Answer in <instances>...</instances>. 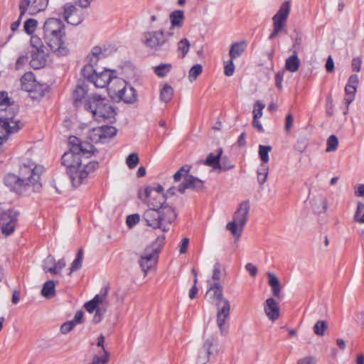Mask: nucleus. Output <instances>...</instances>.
<instances>
[{
    "mask_svg": "<svg viewBox=\"0 0 364 364\" xmlns=\"http://www.w3.org/2000/svg\"><path fill=\"white\" fill-rule=\"evenodd\" d=\"M164 188L161 185L156 187L146 186L144 188V198H139L149 207L143 214V220L146 224L154 229H161L167 232L171 224L176 218L175 210L166 203V196L163 193Z\"/></svg>",
    "mask_w": 364,
    "mask_h": 364,
    "instance_id": "obj_1",
    "label": "nucleus"
},
{
    "mask_svg": "<svg viewBox=\"0 0 364 364\" xmlns=\"http://www.w3.org/2000/svg\"><path fill=\"white\" fill-rule=\"evenodd\" d=\"M42 172L41 166H37L34 162L28 161L20 166L18 175L7 173L4 178V183L11 191L18 194L23 193L31 188L33 192H38L41 188Z\"/></svg>",
    "mask_w": 364,
    "mask_h": 364,
    "instance_id": "obj_2",
    "label": "nucleus"
},
{
    "mask_svg": "<svg viewBox=\"0 0 364 364\" xmlns=\"http://www.w3.org/2000/svg\"><path fill=\"white\" fill-rule=\"evenodd\" d=\"M208 289L205 294L208 301L216 307V323L221 335H226L228 329V320L230 314V303L223 296L220 282L208 281Z\"/></svg>",
    "mask_w": 364,
    "mask_h": 364,
    "instance_id": "obj_3",
    "label": "nucleus"
},
{
    "mask_svg": "<svg viewBox=\"0 0 364 364\" xmlns=\"http://www.w3.org/2000/svg\"><path fill=\"white\" fill-rule=\"evenodd\" d=\"M43 38L51 51L58 56L68 54L69 48L65 43L64 23L58 18H50L43 26Z\"/></svg>",
    "mask_w": 364,
    "mask_h": 364,
    "instance_id": "obj_4",
    "label": "nucleus"
},
{
    "mask_svg": "<svg viewBox=\"0 0 364 364\" xmlns=\"http://www.w3.org/2000/svg\"><path fill=\"white\" fill-rule=\"evenodd\" d=\"M84 107L92 114L97 121H107L112 123L115 120L116 112L109 102L100 95H92L85 100Z\"/></svg>",
    "mask_w": 364,
    "mask_h": 364,
    "instance_id": "obj_5",
    "label": "nucleus"
},
{
    "mask_svg": "<svg viewBox=\"0 0 364 364\" xmlns=\"http://www.w3.org/2000/svg\"><path fill=\"white\" fill-rule=\"evenodd\" d=\"M172 36L173 33L170 31L166 33L163 29L149 31L143 33L141 42L154 53H168L171 48L168 38Z\"/></svg>",
    "mask_w": 364,
    "mask_h": 364,
    "instance_id": "obj_6",
    "label": "nucleus"
},
{
    "mask_svg": "<svg viewBox=\"0 0 364 364\" xmlns=\"http://www.w3.org/2000/svg\"><path fill=\"white\" fill-rule=\"evenodd\" d=\"M23 127V122L16 117V109L0 113V145L7 141L9 135L18 132Z\"/></svg>",
    "mask_w": 364,
    "mask_h": 364,
    "instance_id": "obj_7",
    "label": "nucleus"
},
{
    "mask_svg": "<svg viewBox=\"0 0 364 364\" xmlns=\"http://www.w3.org/2000/svg\"><path fill=\"white\" fill-rule=\"evenodd\" d=\"M250 208L248 200L242 202L234 214L233 220L226 225L227 230L237 239L241 236L243 228L247 222Z\"/></svg>",
    "mask_w": 364,
    "mask_h": 364,
    "instance_id": "obj_8",
    "label": "nucleus"
},
{
    "mask_svg": "<svg viewBox=\"0 0 364 364\" xmlns=\"http://www.w3.org/2000/svg\"><path fill=\"white\" fill-rule=\"evenodd\" d=\"M99 163L97 161H91L87 164H81L73 169H68L67 172L69 175L72 184L75 187H78L85 182L90 174L97 169Z\"/></svg>",
    "mask_w": 364,
    "mask_h": 364,
    "instance_id": "obj_9",
    "label": "nucleus"
},
{
    "mask_svg": "<svg viewBox=\"0 0 364 364\" xmlns=\"http://www.w3.org/2000/svg\"><path fill=\"white\" fill-rule=\"evenodd\" d=\"M291 11V1H284L279 10L272 17L273 31L269 36V39L277 37L284 29Z\"/></svg>",
    "mask_w": 364,
    "mask_h": 364,
    "instance_id": "obj_10",
    "label": "nucleus"
},
{
    "mask_svg": "<svg viewBox=\"0 0 364 364\" xmlns=\"http://www.w3.org/2000/svg\"><path fill=\"white\" fill-rule=\"evenodd\" d=\"M116 83L119 85V89L114 90V92L120 100L130 105L137 101L136 91L130 84L120 78L116 79Z\"/></svg>",
    "mask_w": 364,
    "mask_h": 364,
    "instance_id": "obj_11",
    "label": "nucleus"
},
{
    "mask_svg": "<svg viewBox=\"0 0 364 364\" xmlns=\"http://www.w3.org/2000/svg\"><path fill=\"white\" fill-rule=\"evenodd\" d=\"M21 89L29 92L32 98H38L43 95V85L38 83L32 72L26 73L21 78Z\"/></svg>",
    "mask_w": 364,
    "mask_h": 364,
    "instance_id": "obj_12",
    "label": "nucleus"
},
{
    "mask_svg": "<svg viewBox=\"0 0 364 364\" xmlns=\"http://www.w3.org/2000/svg\"><path fill=\"white\" fill-rule=\"evenodd\" d=\"M18 213L14 210H8L0 215V225L1 232L8 236L12 234L15 230Z\"/></svg>",
    "mask_w": 364,
    "mask_h": 364,
    "instance_id": "obj_13",
    "label": "nucleus"
},
{
    "mask_svg": "<svg viewBox=\"0 0 364 364\" xmlns=\"http://www.w3.org/2000/svg\"><path fill=\"white\" fill-rule=\"evenodd\" d=\"M59 16L70 24L78 25L82 21L83 17L81 12L72 4H65L59 12Z\"/></svg>",
    "mask_w": 364,
    "mask_h": 364,
    "instance_id": "obj_14",
    "label": "nucleus"
},
{
    "mask_svg": "<svg viewBox=\"0 0 364 364\" xmlns=\"http://www.w3.org/2000/svg\"><path fill=\"white\" fill-rule=\"evenodd\" d=\"M79 150L77 147L70 148V151L63 155L62 164L66 167L67 172L68 169H73L82 164V158L87 159L82 153H79Z\"/></svg>",
    "mask_w": 364,
    "mask_h": 364,
    "instance_id": "obj_15",
    "label": "nucleus"
},
{
    "mask_svg": "<svg viewBox=\"0 0 364 364\" xmlns=\"http://www.w3.org/2000/svg\"><path fill=\"white\" fill-rule=\"evenodd\" d=\"M158 258V252L152 247H147L140 256L139 264L144 273L147 274L148 271L156 264Z\"/></svg>",
    "mask_w": 364,
    "mask_h": 364,
    "instance_id": "obj_16",
    "label": "nucleus"
},
{
    "mask_svg": "<svg viewBox=\"0 0 364 364\" xmlns=\"http://www.w3.org/2000/svg\"><path fill=\"white\" fill-rule=\"evenodd\" d=\"M359 82L358 76L355 74L351 75L348 80V83L345 87V98L344 102L346 104V111L344 112L346 114L348 111L350 104L354 100L355 95L357 90L358 85Z\"/></svg>",
    "mask_w": 364,
    "mask_h": 364,
    "instance_id": "obj_17",
    "label": "nucleus"
},
{
    "mask_svg": "<svg viewBox=\"0 0 364 364\" xmlns=\"http://www.w3.org/2000/svg\"><path fill=\"white\" fill-rule=\"evenodd\" d=\"M117 77L114 76V72L105 69L102 71H98L95 73L92 82L96 87H105L112 80L116 82Z\"/></svg>",
    "mask_w": 364,
    "mask_h": 364,
    "instance_id": "obj_18",
    "label": "nucleus"
},
{
    "mask_svg": "<svg viewBox=\"0 0 364 364\" xmlns=\"http://www.w3.org/2000/svg\"><path fill=\"white\" fill-rule=\"evenodd\" d=\"M69 144L70 148L77 147L79 153H82V155L86 158H90L91 156L95 155L97 150L93 149V146L90 143L82 142L80 140L74 136L69 138Z\"/></svg>",
    "mask_w": 364,
    "mask_h": 364,
    "instance_id": "obj_19",
    "label": "nucleus"
},
{
    "mask_svg": "<svg viewBox=\"0 0 364 364\" xmlns=\"http://www.w3.org/2000/svg\"><path fill=\"white\" fill-rule=\"evenodd\" d=\"M264 311L267 318L272 321H277L280 316L279 304L273 298H268L264 304Z\"/></svg>",
    "mask_w": 364,
    "mask_h": 364,
    "instance_id": "obj_20",
    "label": "nucleus"
},
{
    "mask_svg": "<svg viewBox=\"0 0 364 364\" xmlns=\"http://www.w3.org/2000/svg\"><path fill=\"white\" fill-rule=\"evenodd\" d=\"M188 188L201 190L203 188V182L192 175H188L185 178L184 182L178 186V190L180 193H183L186 189Z\"/></svg>",
    "mask_w": 364,
    "mask_h": 364,
    "instance_id": "obj_21",
    "label": "nucleus"
},
{
    "mask_svg": "<svg viewBox=\"0 0 364 364\" xmlns=\"http://www.w3.org/2000/svg\"><path fill=\"white\" fill-rule=\"evenodd\" d=\"M214 338H208L203 346L202 349L199 351L196 363L206 364L209 360V356L211 354L210 348L213 344Z\"/></svg>",
    "mask_w": 364,
    "mask_h": 364,
    "instance_id": "obj_22",
    "label": "nucleus"
},
{
    "mask_svg": "<svg viewBox=\"0 0 364 364\" xmlns=\"http://www.w3.org/2000/svg\"><path fill=\"white\" fill-rule=\"evenodd\" d=\"M87 94V85L83 82H79L73 91V104L75 107L80 106L82 100Z\"/></svg>",
    "mask_w": 364,
    "mask_h": 364,
    "instance_id": "obj_23",
    "label": "nucleus"
},
{
    "mask_svg": "<svg viewBox=\"0 0 364 364\" xmlns=\"http://www.w3.org/2000/svg\"><path fill=\"white\" fill-rule=\"evenodd\" d=\"M0 107H5V109H2L0 112L1 113L4 111H7V113L10 110L13 109V107L16 109V116L18 113V107L14 105V101L9 97L8 92L6 91L0 92Z\"/></svg>",
    "mask_w": 364,
    "mask_h": 364,
    "instance_id": "obj_24",
    "label": "nucleus"
},
{
    "mask_svg": "<svg viewBox=\"0 0 364 364\" xmlns=\"http://www.w3.org/2000/svg\"><path fill=\"white\" fill-rule=\"evenodd\" d=\"M185 18L184 12L183 10H175L169 14V19L171 22V28H181L183 24Z\"/></svg>",
    "mask_w": 364,
    "mask_h": 364,
    "instance_id": "obj_25",
    "label": "nucleus"
},
{
    "mask_svg": "<svg viewBox=\"0 0 364 364\" xmlns=\"http://www.w3.org/2000/svg\"><path fill=\"white\" fill-rule=\"evenodd\" d=\"M46 64V58L45 56V50L36 51L33 53L31 60H30V65L33 69H39L43 68Z\"/></svg>",
    "mask_w": 364,
    "mask_h": 364,
    "instance_id": "obj_26",
    "label": "nucleus"
},
{
    "mask_svg": "<svg viewBox=\"0 0 364 364\" xmlns=\"http://www.w3.org/2000/svg\"><path fill=\"white\" fill-rule=\"evenodd\" d=\"M222 154L223 149L220 148L218 149V154L216 155H214L213 153H210L207 158L203 161H200V163L201 164L212 167L215 170H217L218 167L219 166Z\"/></svg>",
    "mask_w": 364,
    "mask_h": 364,
    "instance_id": "obj_27",
    "label": "nucleus"
},
{
    "mask_svg": "<svg viewBox=\"0 0 364 364\" xmlns=\"http://www.w3.org/2000/svg\"><path fill=\"white\" fill-rule=\"evenodd\" d=\"M268 284L272 288V295L275 297H279L282 291L280 282L277 277L272 272H267Z\"/></svg>",
    "mask_w": 364,
    "mask_h": 364,
    "instance_id": "obj_28",
    "label": "nucleus"
},
{
    "mask_svg": "<svg viewBox=\"0 0 364 364\" xmlns=\"http://www.w3.org/2000/svg\"><path fill=\"white\" fill-rule=\"evenodd\" d=\"M247 43L245 41L236 42L231 45L229 55L232 60L236 59L245 52Z\"/></svg>",
    "mask_w": 364,
    "mask_h": 364,
    "instance_id": "obj_29",
    "label": "nucleus"
},
{
    "mask_svg": "<svg viewBox=\"0 0 364 364\" xmlns=\"http://www.w3.org/2000/svg\"><path fill=\"white\" fill-rule=\"evenodd\" d=\"M300 66V60L298 58L296 52L294 50V54L289 57L285 62V68L291 72H296Z\"/></svg>",
    "mask_w": 364,
    "mask_h": 364,
    "instance_id": "obj_30",
    "label": "nucleus"
},
{
    "mask_svg": "<svg viewBox=\"0 0 364 364\" xmlns=\"http://www.w3.org/2000/svg\"><path fill=\"white\" fill-rule=\"evenodd\" d=\"M41 294L46 299H50L55 294V282L48 280L46 282L41 289Z\"/></svg>",
    "mask_w": 364,
    "mask_h": 364,
    "instance_id": "obj_31",
    "label": "nucleus"
},
{
    "mask_svg": "<svg viewBox=\"0 0 364 364\" xmlns=\"http://www.w3.org/2000/svg\"><path fill=\"white\" fill-rule=\"evenodd\" d=\"M104 57L100 47L95 46L92 48L91 53L87 56L88 65L96 67L100 59Z\"/></svg>",
    "mask_w": 364,
    "mask_h": 364,
    "instance_id": "obj_32",
    "label": "nucleus"
},
{
    "mask_svg": "<svg viewBox=\"0 0 364 364\" xmlns=\"http://www.w3.org/2000/svg\"><path fill=\"white\" fill-rule=\"evenodd\" d=\"M173 95V87L168 85L164 84L160 90V100L161 101L167 103L171 101Z\"/></svg>",
    "mask_w": 364,
    "mask_h": 364,
    "instance_id": "obj_33",
    "label": "nucleus"
},
{
    "mask_svg": "<svg viewBox=\"0 0 364 364\" xmlns=\"http://www.w3.org/2000/svg\"><path fill=\"white\" fill-rule=\"evenodd\" d=\"M48 0H33L30 7V15L43 11L48 6Z\"/></svg>",
    "mask_w": 364,
    "mask_h": 364,
    "instance_id": "obj_34",
    "label": "nucleus"
},
{
    "mask_svg": "<svg viewBox=\"0 0 364 364\" xmlns=\"http://www.w3.org/2000/svg\"><path fill=\"white\" fill-rule=\"evenodd\" d=\"M101 135L102 141L101 143L106 142L108 139L112 138L117 134V129L115 127L112 126H102Z\"/></svg>",
    "mask_w": 364,
    "mask_h": 364,
    "instance_id": "obj_35",
    "label": "nucleus"
},
{
    "mask_svg": "<svg viewBox=\"0 0 364 364\" xmlns=\"http://www.w3.org/2000/svg\"><path fill=\"white\" fill-rule=\"evenodd\" d=\"M172 65L171 63H161L154 67V73L159 77L166 76L171 70Z\"/></svg>",
    "mask_w": 364,
    "mask_h": 364,
    "instance_id": "obj_36",
    "label": "nucleus"
},
{
    "mask_svg": "<svg viewBox=\"0 0 364 364\" xmlns=\"http://www.w3.org/2000/svg\"><path fill=\"white\" fill-rule=\"evenodd\" d=\"M109 360V353L103 350L102 354H95L90 363L87 364H107Z\"/></svg>",
    "mask_w": 364,
    "mask_h": 364,
    "instance_id": "obj_37",
    "label": "nucleus"
},
{
    "mask_svg": "<svg viewBox=\"0 0 364 364\" xmlns=\"http://www.w3.org/2000/svg\"><path fill=\"white\" fill-rule=\"evenodd\" d=\"M83 261V251L82 249H80L77 253L76 258L73 260L70 267L69 275H70L73 272L77 271L82 267V264Z\"/></svg>",
    "mask_w": 364,
    "mask_h": 364,
    "instance_id": "obj_38",
    "label": "nucleus"
},
{
    "mask_svg": "<svg viewBox=\"0 0 364 364\" xmlns=\"http://www.w3.org/2000/svg\"><path fill=\"white\" fill-rule=\"evenodd\" d=\"M268 172V165L265 164H261L257 170V181L260 185H262L266 182L267 179Z\"/></svg>",
    "mask_w": 364,
    "mask_h": 364,
    "instance_id": "obj_39",
    "label": "nucleus"
},
{
    "mask_svg": "<svg viewBox=\"0 0 364 364\" xmlns=\"http://www.w3.org/2000/svg\"><path fill=\"white\" fill-rule=\"evenodd\" d=\"M272 148L269 145H259L258 154L262 161L261 164H267L269 161V153L272 151Z\"/></svg>",
    "mask_w": 364,
    "mask_h": 364,
    "instance_id": "obj_40",
    "label": "nucleus"
},
{
    "mask_svg": "<svg viewBox=\"0 0 364 364\" xmlns=\"http://www.w3.org/2000/svg\"><path fill=\"white\" fill-rule=\"evenodd\" d=\"M190 46L189 41L187 38H183L178 43L177 50L180 58H183L186 55Z\"/></svg>",
    "mask_w": 364,
    "mask_h": 364,
    "instance_id": "obj_41",
    "label": "nucleus"
},
{
    "mask_svg": "<svg viewBox=\"0 0 364 364\" xmlns=\"http://www.w3.org/2000/svg\"><path fill=\"white\" fill-rule=\"evenodd\" d=\"M55 258L52 255H48L43 261L42 264L43 270L46 273H51L53 274L55 268Z\"/></svg>",
    "mask_w": 364,
    "mask_h": 364,
    "instance_id": "obj_42",
    "label": "nucleus"
},
{
    "mask_svg": "<svg viewBox=\"0 0 364 364\" xmlns=\"http://www.w3.org/2000/svg\"><path fill=\"white\" fill-rule=\"evenodd\" d=\"M97 72V68L92 66V65L86 64L82 70V75L85 79L91 82Z\"/></svg>",
    "mask_w": 364,
    "mask_h": 364,
    "instance_id": "obj_43",
    "label": "nucleus"
},
{
    "mask_svg": "<svg viewBox=\"0 0 364 364\" xmlns=\"http://www.w3.org/2000/svg\"><path fill=\"white\" fill-rule=\"evenodd\" d=\"M203 68L200 64H196L190 69L188 72V80L193 82L202 73Z\"/></svg>",
    "mask_w": 364,
    "mask_h": 364,
    "instance_id": "obj_44",
    "label": "nucleus"
},
{
    "mask_svg": "<svg viewBox=\"0 0 364 364\" xmlns=\"http://www.w3.org/2000/svg\"><path fill=\"white\" fill-rule=\"evenodd\" d=\"M88 138L90 139L92 142L94 143H101L102 141V135H101V129L100 127H95L91 129L88 132Z\"/></svg>",
    "mask_w": 364,
    "mask_h": 364,
    "instance_id": "obj_45",
    "label": "nucleus"
},
{
    "mask_svg": "<svg viewBox=\"0 0 364 364\" xmlns=\"http://www.w3.org/2000/svg\"><path fill=\"white\" fill-rule=\"evenodd\" d=\"M327 208V200L326 198L319 196L314 205V209L316 212L320 213L324 212Z\"/></svg>",
    "mask_w": 364,
    "mask_h": 364,
    "instance_id": "obj_46",
    "label": "nucleus"
},
{
    "mask_svg": "<svg viewBox=\"0 0 364 364\" xmlns=\"http://www.w3.org/2000/svg\"><path fill=\"white\" fill-rule=\"evenodd\" d=\"M327 147L326 151L327 152L334 151L337 149L338 146V140L336 135H331L328 139L326 143Z\"/></svg>",
    "mask_w": 364,
    "mask_h": 364,
    "instance_id": "obj_47",
    "label": "nucleus"
},
{
    "mask_svg": "<svg viewBox=\"0 0 364 364\" xmlns=\"http://www.w3.org/2000/svg\"><path fill=\"white\" fill-rule=\"evenodd\" d=\"M222 266L220 263H215L213 266L211 279L209 281H211L212 282H220L222 277Z\"/></svg>",
    "mask_w": 364,
    "mask_h": 364,
    "instance_id": "obj_48",
    "label": "nucleus"
},
{
    "mask_svg": "<svg viewBox=\"0 0 364 364\" xmlns=\"http://www.w3.org/2000/svg\"><path fill=\"white\" fill-rule=\"evenodd\" d=\"M327 323L324 321H318L314 326V332L315 334L319 336L324 335L325 331L327 329Z\"/></svg>",
    "mask_w": 364,
    "mask_h": 364,
    "instance_id": "obj_49",
    "label": "nucleus"
},
{
    "mask_svg": "<svg viewBox=\"0 0 364 364\" xmlns=\"http://www.w3.org/2000/svg\"><path fill=\"white\" fill-rule=\"evenodd\" d=\"M108 293V287L103 288L100 294H97L93 299L96 301V304L98 306L99 304H107V296Z\"/></svg>",
    "mask_w": 364,
    "mask_h": 364,
    "instance_id": "obj_50",
    "label": "nucleus"
},
{
    "mask_svg": "<svg viewBox=\"0 0 364 364\" xmlns=\"http://www.w3.org/2000/svg\"><path fill=\"white\" fill-rule=\"evenodd\" d=\"M235 167V165L226 157L220 159L218 169L219 172L226 171Z\"/></svg>",
    "mask_w": 364,
    "mask_h": 364,
    "instance_id": "obj_51",
    "label": "nucleus"
},
{
    "mask_svg": "<svg viewBox=\"0 0 364 364\" xmlns=\"http://www.w3.org/2000/svg\"><path fill=\"white\" fill-rule=\"evenodd\" d=\"M191 166L188 165H184L173 175V180L176 182L179 181L182 177L187 176L188 173L190 171Z\"/></svg>",
    "mask_w": 364,
    "mask_h": 364,
    "instance_id": "obj_52",
    "label": "nucleus"
},
{
    "mask_svg": "<svg viewBox=\"0 0 364 364\" xmlns=\"http://www.w3.org/2000/svg\"><path fill=\"white\" fill-rule=\"evenodd\" d=\"M23 27L26 33L32 34L37 27V21L33 18H29L25 22Z\"/></svg>",
    "mask_w": 364,
    "mask_h": 364,
    "instance_id": "obj_53",
    "label": "nucleus"
},
{
    "mask_svg": "<svg viewBox=\"0 0 364 364\" xmlns=\"http://www.w3.org/2000/svg\"><path fill=\"white\" fill-rule=\"evenodd\" d=\"M139 163V157L137 154L132 153L126 159L127 166L132 169L134 168Z\"/></svg>",
    "mask_w": 364,
    "mask_h": 364,
    "instance_id": "obj_54",
    "label": "nucleus"
},
{
    "mask_svg": "<svg viewBox=\"0 0 364 364\" xmlns=\"http://www.w3.org/2000/svg\"><path fill=\"white\" fill-rule=\"evenodd\" d=\"M31 2L30 0H21L19 2L20 18L26 14V11L29 13Z\"/></svg>",
    "mask_w": 364,
    "mask_h": 364,
    "instance_id": "obj_55",
    "label": "nucleus"
},
{
    "mask_svg": "<svg viewBox=\"0 0 364 364\" xmlns=\"http://www.w3.org/2000/svg\"><path fill=\"white\" fill-rule=\"evenodd\" d=\"M31 44L36 49V51L43 50L45 49V46H43L41 39L37 36H31Z\"/></svg>",
    "mask_w": 364,
    "mask_h": 364,
    "instance_id": "obj_56",
    "label": "nucleus"
},
{
    "mask_svg": "<svg viewBox=\"0 0 364 364\" xmlns=\"http://www.w3.org/2000/svg\"><path fill=\"white\" fill-rule=\"evenodd\" d=\"M265 105L262 104L260 101H257L254 109H253V117L254 118H260L262 116V110L264 108Z\"/></svg>",
    "mask_w": 364,
    "mask_h": 364,
    "instance_id": "obj_57",
    "label": "nucleus"
},
{
    "mask_svg": "<svg viewBox=\"0 0 364 364\" xmlns=\"http://www.w3.org/2000/svg\"><path fill=\"white\" fill-rule=\"evenodd\" d=\"M235 71V65L233 63V60L230 58V60H228L225 63L224 67V73L226 76H232L234 74Z\"/></svg>",
    "mask_w": 364,
    "mask_h": 364,
    "instance_id": "obj_58",
    "label": "nucleus"
},
{
    "mask_svg": "<svg viewBox=\"0 0 364 364\" xmlns=\"http://www.w3.org/2000/svg\"><path fill=\"white\" fill-rule=\"evenodd\" d=\"M140 218L139 214H132L127 216L126 223L129 228L134 227L139 222Z\"/></svg>",
    "mask_w": 364,
    "mask_h": 364,
    "instance_id": "obj_59",
    "label": "nucleus"
},
{
    "mask_svg": "<svg viewBox=\"0 0 364 364\" xmlns=\"http://www.w3.org/2000/svg\"><path fill=\"white\" fill-rule=\"evenodd\" d=\"M66 262L64 258L60 259L58 261L55 260V268L53 274H59L61 270L65 267Z\"/></svg>",
    "mask_w": 364,
    "mask_h": 364,
    "instance_id": "obj_60",
    "label": "nucleus"
},
{
    "mask_svg": "<svg viewBox=\"0 0 364 364\" xmlns=\"http://www.w3.org/2000/svg\"><path fill=\"white\" fill-rule=\"evenodd\" d=\"M294 123V118L291 113H288L285 118L284 130L286 132H289L292 128Z\"/></svg>",
    "mask_w": 364,
    "mask_h": 364,
    "instance_id": "obj_61",
    "label": "nucleus"
},
{
    "mask_svg": "<svg viewBox=\"0 0 364 364\" xmlns=\"http://www.w3.org/2000/svg\"><path fill=\"white\" fill-rule=\"evenodd\" d=\"M75 326V325L72 321H67L60 326V332L63 334H66L72 331Z\"/></svg>",
    "mask_w": 364,
    "mask_h": 364,
    "instance_id": "obj_62",
    "label": "nucleus"
},
{
    "mask_svg": "<svg viewBox=\"0 0 364 364\" xmlns=\"http://www.w3.org/2000/svg\"><path fill=\"white\" fill-rule=\"evenodd\" d=\"M362 60L360 57L353 58L351 67L353 72H359L361 69Z\"/></svg>",
    "mask_w": 364,
    "mask_h": 364,
    "instance_id": "obj_63",
    "label": "nucleus"
},
{
    "mask_svg": "<svg viewBox=\"0 0 364 364\" xmlns=\"http://www.w3.org/2000/svg\"><path fill=\"white\" fill-rule=\"evenodd\" d=\"M316 358L314 356H306L299 359L297 364H316Z\"/></svg>",
    "mask_w": 364,
    "mask_h": 364,
    "instance_id": "obj_64",
    "label": "nucleus"
}]
</instances>
